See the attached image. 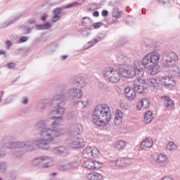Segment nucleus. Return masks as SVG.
Instances as JSON below:
<instances>
[{
  "label": "nucleus",
  "mask_w": 180,
  "mask_h": 180,
  "mask_svg": "<svg viewBox=\"0 0 180 180\" xmlns=\"http://www.w3.org/2000/svg\"><path fill=\"white\" fill-rule=\"evenodd\" d=\"M153 160L159 167H165L168 164L167 155L162 153L153 156Z\"/></svg>",
  "instance_id": "obj_17"
},
{
  "label": "nucleus",
  "mask_w": 180,
  "mask_h": 180,
  "mask_svg": "<svg viewBox=\"0 0 180 180\" xmlns=\"http://www.w3.org/2000/svg\"><path fill=\"white\" fill-rule=\"evenodd\" d=\"M120 106L122 108V109H129V105H127V103L124 102H120Z\"/></svg>",
  "instance_id": "obj_55"
},
{
  "label": "nucleus",
  "mask_w": 180,
  "mask_h": 180,
  "mask_svg": "<svg viewBox=\"0 0 180 180\" xmlns=\"http://www.w3.org/2000/svg\"><path fill=\"white\" fill-rule=\"evenodd\" d=\"M126 147V141H118L115 143V148L117 150H123Z\"/></svg>",
  "instance_id": "obj_43"
},
{
  "label": "nucleus",
  "mask_w": 180,
  "mask_h": 180,
  "mask_svg": "<svg viewBox=\"0 0 180 180\" xmlns=\"http://www.w3.org/2000/svg\"><path fill=\"white\" fill-rule=\"evenodd\" d=\"M141 147L142 148H150V147H153V139L148 138L142 141L141 144Z\"/></svg>",
  "instance_id": "obj_30"
},
{
  "label": "nucleus",
  "mask_w": 180,
  "mask_h": 180,
  "mask_svg": "<svg viewBox=\"0 0 180 180\" xmlns=\"http://www.w3.org/2000/svg\"><path fill=\"white\" fill-rule=\"evenodd\" d=\"M75 105L76 106H78V108H80V109H84L86 105H88V101H79V100H76L75 101H73Z\"/></svg>",
  "instance_id": "obj_37"
},
{
  "label": "nucleus",
  "mask_w": 180,
  "mask_h": 180,
  "mask_svg": "<svg viewBox=\"0 0 180 180\" xmlns=\"http://www.w3.org/2000/svg\"><path fill=\"white\" fill-rule=\"evenodd\" d=\"M120 75L124 78H133L136 75V69L131 65L121 68L119 70L113 68H106L103 72V77L108 82L116 84L120 81Z\"/></svg>",
  "instance_id": "obj_1"
},
{
  "label": "nucleus",
  "mask_w": 180,
  "mask_h": 180,
  "mask_svg": "<svg viewBox=\"0 0 180 180\" xmlns=\"http://www.w3.org/2000/svg\"><path fill=\"white\" fill-rule=\"evenodd\" d=\"M135 21L136 20H134V18L130 15L127 18L126 20L127 23L129 25V26H133V25H134Z\"/></svg>",
  "instance_id": "obj_48"
},
{
  "label": "nucleus",
  "mask_w": 180,
  "mask_h": 180,
  "mask_svg": "<svg viewBox=\"0 0 180 180\" xmlns=\"http://www.w3.org/2000/svg\"><path fill=\"white\" fill-rule=\"evenodd\" d=\"M149 56H150L152 63L153 64H158V61H160V53H158V52H151L149 53Z\"/></svg>",
  "instance_id": "obj_31"
},
{
  "label": "nucleus",
  "mask_w": 180,
  "mask_h": 180,
  "mask_svg": "<svg viewBox=\"0 0 180 180\" xmlns=\"http://www.w3.org/2000/svg\"><path fill=\"white\" fill-rule=\"evenodd\" d=\"M20 148H24L25 151H33L35 148L34 141H25L20 142Z\"/></svg>",
  "instance_id": "obj_21"
},
{
  "label": "nucleus",
  "mask_w": 180,
  "mask_h": 180,
  "mask_svg": "<svg viewBox=\"0 0 180 180\" xmlns=\"http://www.w3.org/2000/svg\"><path fill=\"white\" fill-rule=\"evenodd\" d=\"M49 121L47 120H42L37 122L34 124V129L37 130L39 136H45L46 137H51L53 134H60L65 133L64 129H55L47 127Z\"/></svg>",
  "instance_id": "obj_3"
},
{
  "label": "nucleus",
  "mask_w": 180,
  "mask_h": 180,
  "mask_svg": "<svg viewBox=\"0 0 180 180\" xmlns=\"http://www.w3.org/2000/svg\"><path fill=\"white\" fill-rule=\"evenodd\" d=\"M49 15H47L46 14H44L43 16L41 17V20L42 22H44L46 20V19H47Z\"/></svg>",
  "instance_id": "obj_64"
},
{
  "label": "nucleus",
  "mask_w": 180,
  "mask_h": 180,
  "mask_svg": "<svg viewBox=\"0 0 180 180\" xmlns=\"http://www.w3.org/2000/svg\"><path fill=\"white\" fill-rule=\"evenodd\" d=\"M60 18V15L54 14V16H53L51 18V22L53 23H56V22H58Z\"/></svg>",
  "instance_id": "obj_52"
},
{
  "label": "nucleus",
  "mask_w": 180,
  "mask_h": 180,
  "mask_svg": "<svg viewBox=\"0 0 180 180\" xmlns=\"http://www.w3.org/2000/svg\"><path fill=\"white\" fill-rule=\"evenodd\" d=\"M82 34L84 37H88L91 34V33L86 30H84L82 32Z\"/></svg>",
  "instance_id": "obj_61"
},
{
  "label": "nucleus",
  "mask_w": 180,
  "mask_h": 180,
  "mask_svg": "<svg viewBox=\"0 0 180 180\" xmlns=\"http://www.w3.org/2000/svg\"><path fill=\"white\" fill-rule=\"evenodd\" d=\"M162 101H164V105L166 108H172L174 106V101L172 99L169 98V97L167 96H162Z\"/></svg>",
  "instance_id": "obj_32"
},
{
  "label": "nucleus",
  "mask_w": 180,
  "mask_h": 180,
  "mask_svg": "<svg viewBox=\"0 0 180 180\" xmlns=\"http://www.w3.org/2000/svg\"><path fill=\"white\" fill-rule=\"evenodd\" d=\"M4 147L8 148V150H13L15 148H20V141H17L11 139L9 137H6L1 142Z\"/></svg>",
  "instance_id": "obj_12"
},
{
  "label": "nucleus",
  "mask_w": 180,
  "mask_h": 180,
  "mask_svg": "<svg viewBox=\"0 0 180 180\" xmlns=\"http://www.w3.org/2000/svg\"><path fill=\"white\" fill-rule=\"evenodd\" d=\"M117 60L120 63H126V60H127V56H126V54L124 53H119L117 56Z\"/></svg>",
  "instance_id": "obj_44"
},
{
  "label": "nucleus",
  "mask_w": 180,
  "mask_h": 180,
  "mask_svg": "<svg viewBox=\"0 0 180 180\" xmlns=\"http://www.w3.org/2000/svg\"><path fill=\"white\" fill-rule=\"evenodd\" d=\"M32 162L35 167H40L41 168H50V167H53L54 160H53L52 158L50 156L42 155L36 158Z\"/></svg>",
  "instance_id": "obj_7"
},
{
  "label": "nucleus",
  "mask_w": 180,
  "mask_h": 180,
  "mask_svg": "<svg viewBox=\"0 0 180 180\" xmlns=\"http://www.w3.org/2000/svg\"><path fill=\"white\" fill-rule=\"evenodd\" d=\"M65 101H67V96L64 94L63 93H61L60 94H58L53 97L51 105L52 107H53V113H56V115L63 116L64 113H65V108L64 107V105H65Z\"/></svg>",
  "instance_id": "obj_5"
},
{
  "label": "nucleus",
  "mask_w": 180,
  "mask_h": 180,
  "mask_svg": "<svg viewBox=\"0 0 180 180\" xmlns=\"http://www.w3.org/2000/svg\"><path fill=\"white\" fill-rule=\"evenodd\" d=\"M137 64H139V66H136V70L137 68H143L144 70V68H147V67H150V65H153L154 63H153L151 56H150V53H148L144 56L142 61H138Z\"/></svg>",
  "instance_id": "obj_16"
},
{
  "label": "nucleus",
  "mask_w": 180,
  "mask_h": 180,
  "mask_svg": "<svg viewBox=\"0 0 180 180\" xmlns=\"http://www.w3.org/2000/svg\"><path fill=\"white\" fill-rule=\"evenodd\" d=\"M82 133V124H75L70 126L69 128V136L70 137H77Z\"/></svg>",
  "instance_id": "obj_15"
},
{
  "label": "nucleus",
  "mask_w": 180,
  "mask_h": 180,
  "mask_svg": "<svg viewBox=\"0 0 180 180\" xmlns=\"http://www.w3.org/2000/svg\"><path fill=\"white\" fill-rule=\"evenodd\" d=\"M68 146L72 148H82L85 146V142L82 138L70 136L68 139Z\"/></svg>",
  "instance_id": "obj_11"
},
{
  "label": "nucleus",
  "mask_w": 180,
  "mask_h": 180,
  "mask_svg": "<svg viewBox=\"0 0 180 180\" xmlns=\"http://www.w3.org/2000/svg\"><path fill=\"white\" fill-rule=\"evenodd\" d=\"M46 106L47 105L46 104V102H40L37 105V110H39V112H41L46 109Z\"/></svg>",
  "instance_id": "obj_46"
},
{
  "label": "nucleus",
  "mask_w": 180,
  "mask_h": 180,
  "mask_svg": "<svg viewBox=\"0 0 180 180\" xmlns=\"http://www.w3.org/2000/svg\"><path fill=\"white\" fill-rule=\"evenodd\" d=\"M63 134H53L52 136H41L42 138L35 139L34 143L37 148H39V150L47 151L48 150H50L51 147L50 143L54 141L57 137H60V136H63Z\"/></svg>",
  "instance_id": "obj_6"
},
{
  "label": "nucleus",
  "mask_w": 180,
  "mask_h": 180,
  "mask_svg": "<svg viewBox=\"0 0 180 180\" xmlns=\"http://www.w3.org/2000/svg\"><path fill=\"white\" fill-rule=\"evenodd\" d=\"M111 119L112 112L107 104H100L93 111V122L96 126H107Z\"/></svg>",
  "instance_id": "obj_2"
},
{
  "label": "nucleus",
  "mask_w": 180,
  "mask_h": 180,
  "mask_svg": "<svg viewBox=\"0 0 180 180\" xmlns=\"http://www.w3.org/2000/svg\"><path fill=\"white\" fill-rule=\"evenodd\" d=\"M29 40V37H21L19 39V43H26Z\"/></svg>",
  "instance_id": "obj_54"
},
{
  "label": "nucleus",
  "mask_w": 180,
  "mask_h": 180,
  "mask_svg": "<svg viewBox=\"0 0 180 180\" xmlns=\"http://www.w3.org/2000/svg\"><path fill=\"white\" fill-rule=\"evenodd\" d=\"M57 115L56 113H54V110L51 111L49 114H48V119H50L51 120H54V119L56 118Z\"/></svg>",
  "instance_id": "obj_50"
},
{
  "label": "nucleus",
  "mask_w": 180,
  "mask_h": 180,
  "mask_svg": "<svg viewBox=\"0 0 180 180\" xmlns=\"http://www.w3.org/2000/svg\"><path fill=\"white\" fill-rule=\"evenodd\" d=\"M103 25V23L98 22H95L93 24V27L94 29H99V27H101Z\"/></svg>",
  "instance_id": "obj_53"
},
{
  "label": "nucleus",
  "mask_w": 180,
  "mask_h": 180,
  "mask_svg": "<svg viewBox=\"0 0 180 180\" xmlns=\"http://www.w3.org/2000/svg\"><path fill=\"white\" fill-rule=\"evenodd\" d=\"M51 153L58 157H67L68 155V150L65 146H58L51 149Z\"/></svg>",
  "instance_id": "obj_18"
},
{
  "label": "nucleus",
  "mask_w": 180,
  "mask_h": 180,
  "mask_svg": "<svg viewBox=\"0 0 180 180\" xmlns=\"http://www.w3.org/2000/svg\"><path fill=\"white\" fill-rule=\"evenodd\" d=\"M103 179L102 174L99 173H94L89 174V179L91 180H101Z\"/></svg>",
  "instance_id": "obj_40"
},
{
  "label": "nucleus",
  "mask_w": 180,
  "mask_h": 180,
  "mask_svg": "<svg viewBox=\"0 0 180 180\" xmlns=\"http://www.w3.org/2000/svg\"><path fill=\"white\" fill-rule=\"evenodd\" d=\"M18 176V174L15 172H11L6 174L5 177V180H16Z\"/></svg>",
  "instance_id": "obj_41"
},
{
  "label": "nucleus",
  "mask_w": 180,
  "mask_h": 180,
  "mask_svg": "<svg viewBox=\"0 0 180 180\" xmlns=\"http://www.w3.org/2000/svg\"><path fill=\"white\" fill-rule=\"evenodd\" d=\"M162 61L165 67H170V70L174 66V64L176 61H178V55L174 52L165 53L162 57Z\"/></svg>",
  "instance_id": "obj_9"
},
{
  "label": "nucleus",
  "mask_w": 180,
  "mask_h": 180,
  "mask_svg": "<svg viewBox=\"0 0 180 180\" xmlns=\"http://www.w3.org/2000/svg\"><path fill=\"white\" fill-rule=\"evenodd\" d=\"M8 170V162L0 161V174H5Z\"/></svg>",
  "instance_id": "obj_38"
},
{
  "label": "nucleus",
  "mask_w": 180,
  "mask_h": 180,
  "mask_svg": "<svg viewBox=\"0 0 180 180\" xmlns=\"http://www.w3.org/2000/svg\"><path fill=\"white\" fill-rule=\"evenodd\" d=\"M104 37L103 34L97 35L96 37H95V38H94L84 45V50H88L89 49H91V47H94V46H95V44H97V43H99V41H102Z\"/></svg>",
  "instance_id": "obj_20"
},
{
  "label": "nucleus",
  "mask_w": 180,
  "mask_h": 180,
  "mask_svg": "<svg viewBox=\"0 0 180 180\" xmlns=\"http://www.w3.org/2000/svg\"><path fill=\"white\" fill-rule=\"evenodd\" d=\"M55 121L52 123L51 126L53 129H57L63 124V117H56Z\"/></svg>",
  "instance_id": "obj_34"
},
{
  "label": "nucleus",
  "mask_w": 180,
  "mask_h": 180,
  "mask_svg": "<svg viewBox=\"0 0 180 180\" xmlns=\"http://www.w3.org/2000/svg\"><path fill=\"white\" fill-rule=\"evenodd\" d=\"M85 1L86 0H82V2L75 1V2L70 3L68 4L69 8L71 9V8H74L75 6H79L82 5V4L85 2Z\"/></svg>",
  "instance_id": "obj_47"
},
{
  "label": "nucleus",
  "mask_w": 180,
  "mask_h": 180,
  "mask_svg": "<svg viewBox=\"0 0 180 180\" xmlns=\"http://www.w3.org/2000/svg\"><path fill=\"white\" fill-rule=\"evenodd\" d=\"M136 92L138 94H143L144 92V85H146V79H143L144 77V69H136Z\"/></svg>",
  "instance_id": "obj_8"
},
{
  "label": "nucleus",
  "mask_w": 180,
  "mask_h": 180,
  "mask_svg": "<svg viewBox=\"0 0 180 180\" xmlns=\"http://www.w3.org/2000/svg\"><path fill=\"white\" fill-rule=\"evenodd\" d=\"M16 64H15V63H9L7 64V67L8 68H9V70H12V68H15Z\"/></svg>",
  "instance_id": "obj_60"
},
{
  "label": "nucleus",
  "mask_w": 180,
  "mask_h": 180,
  "mask_svg": "<svg viewBox=\"0 0 180 180\" xmlns=\"http://www.w3.org/2000/svg\"><path fill=\"white\" fill-rule=\"evenodd\" d=\"M16 18L12 17L6 21L1 22L0 29H4V27H7V26H9V25H11V23H14V22H16Z\"/></svg>",
  "instance_id": "obj_33"
},
{
  "label": "nucleus",
  "mask_w": 180,
  "mask_h": 180,
  "mask_svg": "<svg viewBox=\"0 0 180 180\" xmlns=\"http://www.w3.org/2000/svg\"><path fill=\"white\" fill-rule=\"evenodd\" d=\"M68 95L69 101L75 102V101H78V99H81V98H82V90L77 87H72L69 89Z\"/></svg>",
  "instance_id": "obj_10"
},
{
  "label": "nucleus",
  "mask_w": 180,
  "mask_h": 180,
  "mask_svg": "<svg viewBox=\"0 0 180 180\" xmlns=\"http://www.w3.org/2000/svg\"><path fill=\"white\" fill-rule=\"evenodd\" d=\"M23 155H25V151L23 150H15L12 154L13 158H23Z\"/></svg>",
  "instance_id": "obj_36"
},
{
  "label": "nucleus",
  "mask_w": 180,
  "mask_h": 180,
  "mask_svg": "<svg viewBox=\"0 0 180 180\" xmlns=\"http://www.w3.org/2000/svg\"><path fill=\"white\" fill-rule=\"evenodd\" d=\"M88 79L83 77L75 76L70 79V84L75 85L76 86H79L80 88H84L85 85L88 84Z\"/></svg>",
  "instance_id": "obj_13"
},
{
  "label": "nucleus",
  "mask_w": 180,
  "mask_h": 180,
  "mask_svg": "<svg viewBox=\"0 0 180 180\" xmlns=\"http://www.w3.org/2000/svg\"><path fill=\"white\" fill-rule=\"evenodd\" d=\"M112 162V165H115L116 167H122V165H120L119 162H120V160H112L110 161Z\"/></svg>",
  "instance_id": "obj_57"
},
{
  "label": "nucleus",
  "mask_w": 180,
  "mask_h": 180,
  "mask_svg": "<svg viewBox=\"0 0 180 180\" xmlns=\"http://www.w3.org/2000/svg\"><path fill=\"white\" fill-rule=\"evenodd\" d=\"M148 106H150V101H148V98H143L138 103L136 108L140 110L141 108L146 109Z\"/></svg>",
  "instance_id": "obj_25"
},
{
  "label": "nucleus",
  "mask_w": 180,
  "mask_h": 180,
  "mask_svg": "<svg viewBox=\"0 0 180 180\" xmlns=\"http://www.w3.org/2000/svg\"><path fill=\"white\" fill-rule=\"evenodd\" d=\"M124 96L128 101H134L136 99V89L130 86H127L124 89Z\"/></svg>",
  "instance_id": "obj_22"
},
{
  "label": "nucleus",
  "mask_w": 180,
  "mask_h": 180,
  "mask_svg": "<svg viewBox=\"0 0 180 180\" xmlns=\"http://www.w3.org/2000/svg\"><path fill=\"white\" fill-rule=\"evenodd\" d=\"M25 34H30V33H32L33 29H32V27H25Z\"/></svg>",
  "instance_id": "obj_58"
},
{
  "label": "nucleus",
  "mask_w": 180,
  "mask_h": 180,
  "mask_svg": "<svg viewBox=\"0 0 180 180\" xmlns=\"http://www.w3.org/2000/svg\"><path fill=\"white\" fill-rule=\"evenodd\" d=\"M148 84L150 86H153L154 89H159L161 91V89H162L161 85H164L165 88H172L173 86H175L176 82H175L171 77L164 76L160 80L155 78H150L148 80Z\"/></svg>",
  "instance_id": "obj_4"
},
{
  "label": "nucleus",
  "mask_w": 180,
  "mask_h": 180,
  "mask_svg": "<svg viewBox=\"0 0 180 180\" xmlns=\"http://www.w3.org/2000/svg\"><path fill=\"white\" fill-rule=\"evenodd\" d=\"M101 15L105 18L108 16V15H109V11H108V10H103L101 12Z\"/></svg>",
  "instance_id": "obj_62"
},
{
  "label": "nucleus",
  "mask_w": 180,
  "mask_h": 180,
  "mask_svg": "<svg viewBox=\"0 0 180 180\" xmlns=\"http://www.w3.org/2000/svg\"><path fill=\"white\" fill-rule=\"evenodd\" d=\"M46 49L49 51V53H54V51L57 50V43L53 42L49 46H47Z\"/></svg>",
  "instance_id": "obj_45"
},
{
  "label": "nucleus",
  "mask_w": 180,
  "mask_h": 180,
  "mask_svg": "<svg viewBox=\"0 0 180 180\" xmlns=\"http://www.w3.org/2000/svg\"><path fill=\"white\" fill-rule=\"evenodd\" d=\"M177 148H178V146H176V144H175L174 141L169 142L167 146V150H169V151H174Z\"/></svg>",
  "instance_id": "obj_42"
},
{
  "label": "nucleus",
  "mask_w": 180,
  "mask_h": 180,
  "mask_svg": "<svg viewBox=\"0 0 180 180\" xmlns=\"http://www.w3.org/2000/svg\"><path fill=\"white\" fill-rule=\"evenodd\" d=\"M51 27L50 22H46L43 24H35V30H49Z\"/></svg>",
  "instance_id": "obj_26"
},
{
  "label": "nucleus",
  "mask_w": 180,
  "mask_h": 180,
  "mask_svg": "<svg viewBox=\"0 0 180 180\" xmlns=\"http://www.w3.org/2000/svg\"><path fill=\"white\" fill-rule=\"evenodd\" d=\"M99 150L96 148L87 147L83 150V157L84 158H96Z\"/></svg>",
  "instance_id": "obj_14"
},
{
  "label": "nucleus",
  "mask_w": 180,
  "mask_h": 180,
  "mask_svg": "<svg viewBox=\"0 0 180 180\" xmlns=\"http://www.w3.org/2000/svg\"><path fill=\"white\" fill-rule=\"evenodd\" d=\"M22 101L21 103H22V105H27V103H29V99L27 98V97L24 96L22 98Z\"/></svg>",
  "instance_id": "obj_59"
},
{
  "label": "nucleus",
  "mask_w": 180,
  "mask_h": 180,
  "mask_svg": "<svg viewBox=\"0 0 180 180\" xmlns=\"http://www.w3.org/2000/svg\"><path fill=\"white\" fill-rule=\"evenodd\" d=\"M146 68L148 70V72L150 74V75H156V74L160 72V65H158V64L153 63Z\"/></svg>",
  "instance_id": "obj_24"
},
{
  "label": "nucleus",
  "mask_w": 180,
  "mask_h": 180,
  "mask_svg": "<svg viewBox=\"0 0 180 180\" xmlns=\"http://www.w3.org/2000/svg\"><path fill=\"white\" fill-rule=\"evenodd\" d=\"M84 167L87 168V169H96L99 168L100 166L98 165V162L95 160H87L84 163Z\"/></svg>",
  "instance_id": "obj_23"
},
{
  "label": "nucleus",
  "mask_w": 180,
  "mask_h": 180,
  "mask_svg": "<svg viewBox=\"0 0 180 180\" xmlns=\"http://www.w3.org/2000/svg\"><path fill=\"white\" fill-rule=\"evenodd\" d=\"M122 13L119 11V8H114L112 11V23H117V19H120Z\"/></svg>",
  "instance_id": "obj_29"
},
{
  "label": "nucleus",
  "mask_w": 180,
  "mask_h": 180,
  "mask_svg": "<svg viewBox=\"0 0 180 180\" xmlns=\"http://www.w3.org/2000/svg\"><path fill=\"white\" fill-rule=\"evenodd\" d=\"M67 88V84L62 83L60 84L59 85H58V89H59V91H65V89Z\"/></svg>",
  "instance_id": "obj_51"
},
{
  "label": "nucleus",
  "mask_w": 180,
  "mask_h": 180,
  "mask_svg": "<svg viewBox=\"0 0 180 180\" xmlns=\"http://www.w3.org/2000/svg\"><path fill=\"white\" fill-rule=\"evenodd\" d=\"M64 9H70V7L68 4L66 6H62L61 7H57L53 10L54 15H60L62 11H64Z\"/></svg>",
  "instance_id": "obj_39"
},
{
  "label": "nucleus",
  "mask_w": 180,
  "mask_h": 180,
  "mask_svg": "<svg viewBox=\"0 0 180 180\" xmlns=\"http://www.w3.org/2000/svg\"><path fill=\"white\" fill-rule=\"evenodd\" d=\"M123 117V112L120 110H117L115 112V116L114 118L115 124H120L122 123V119Z\"/></svg>",
  "instance_id": "obj_27"
},
{
  "label": "nucleus",
  "mask_w": 180,
  "mask_h": 180,
  "mask_svg": "<svg viewBox=\"0 0 180 180\" xmlns=\"http://www.w3.org/2000/svg\"><path fill=\"white\" fill-rule=\"evenodd\" d=\"M2 143H0V158H4L6 155V151H5L4 149H2Z\"/></svg>",
  "instance_id": "obj_49"
},
{
  "label": "nucleus",
  "mask_w": 180,
  "mask_h": 180,
  "mask_svg": "<svg viewBox=\"0 0 180 180\" xmlns=\"http://www.w3.org/2000/svg\"><path fill=\"white\" fill-rule=\"evenodd\" d=\"M6 50H9L12 47V41L8 40L5 42Z\"/></svg>",
  "instance_id": "obj_56"
},
{
  "label": "nucleus",
  "mask_w": 180,
  "mask_h": 180,
  "mask_svg": "<svg viewBox=\"0 0 180 180\" xmlns=\"http://www.w3.org/2000/svg\"><path fill=\"white\" fill-rule=\"evenodd\" d=\"M77 167H78V163L77 161L73 160L63 165H58L57 168L59 171H70V169H72Z\"/></svg>",
  "instance_id": "obj_19"
},
{
  "label": "nucleus",
  "mask_w": 180,
  "mask_h": 180,
  "mask_svg": "<svg viewBox=\"0 0 180 180\" xmlns=\"http://www.w3.org/2000/svg\"><path fill=\"white\" fill-rule=\"evenodd\" d=\"M162 180H174V178L169 176H165V177H163Z\"/></svg>",
  "instance_id": "obj_63"
},
{
  "label": "nucleus",
  "mask_w": 180,
  "mask_h": 180,
  "mask_svg": "<svg viewBox=\"0 0 180 180\" xmlns=\"http://www.w3.org/2000/svg\"><path fill=\"white\" fill-rule=\"evenodd\" d=\"M153 112L151 111H148L146 113H145V117H144V122L146 124H148V123H151L153 121Z\"/></svg>",
  "instance_id": "obj_35"
},
{
  "label": "nucleus",
  "mask_w": 180,
  "mask_h": 180,
  "mask_svg": "<svg viewBox=\"0 0 180 180\" xmlns=\"http://www.w3.org/2000/svg\"><path fill=\"white\" fill-rule=\"evenodd\" d=\"M82 23L83 25H84L85 27H87L88 29H92V27H94L92 19H91L89 17H84L82 19Z\"/></svg>",
  "instance_id": "obj_28"
}]
</instances>
